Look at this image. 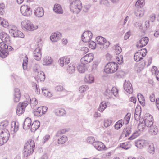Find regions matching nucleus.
<instances>
[{"label":"nucleus","instance_id":"nucleus-62","mask_svg":"<svg viewBox=\"0 0 159 159\" xmlns=\"http://www.w3.org/2000/svg\"><path fill=\"white\" fill-rule=\"evenodd\" d=\"M89 51L88 48L85 47H81L80 48V51L81 53L84 54L86 53Z\"/></svg>","mask_w":159,"mask_h":159},{"label":"nucleus","instance_id":"nucleus-25","mask_svg":"<svg viewBox=\"0 0 159 159\" xmlns=\"http://www.w3.org/2000/svg\"><path fill=\"white\" fill-rule=\"evenodd\" d=\"M31 120L30 118H27L23 123V128L25 129L30 128L31 125Z\"/></svg>","mask_w":159,"mask_h":159},{"label":"nucleus","instance_id":"nucleus-21","mask_svg":"<svg viewBox=\"0 0 159 159\" xmlns=\"http://www.w3.org/2000/svg\"><path fill=\"white\" fill-rule=\"evenodd\" d=\"M93 146L98 151H102L104 150L105 146L101 142L96 141L93 143Z\"/></svg>","mask_w":159,"mask_h":159},{"label":"nucleus","instance_id":"nucleus-43","mask_svg":"<svg viewBox=\"0 0 159 159\" xmlns=\"http://www.w3.org/2000/svg\"><path fill=\"white\" fill-rule=\"evenodd\" d=\"M131 115L130 113H127L122 120V122L123 124L127 125L129 122L130 118Z\"/></svg>","mask_w":159,"mask_h":159},{"label":"nucleus","instance_id":"nucleus-29","mask_svg":"<svg viewBox=\"0 0 159 159\" xmlns=\"http://www.w3.org/2000/svg\"><path fill=\"white\" fill-rule=\"evenodd\" d=\"M53 10L56 13L62 14L63 13L61 6L58 4H56L54 5Z\"/></svg>","mask_w":159,"mask_h":159},{"label":"nucleus","instance_id":"nucleus-20","mask_svg":"<svg viewBox=\"0 0 159 159\" xmlns=\"http://www.w3.org/2000/svg\"><path fill=\"white\" fill-rule=\"evenodd\" d=\"M41 48H37L34 52V59L37 61L40 60L41 57Z\"/></svg>","mask_w":159,"mask_h":159},{"label":"nucleus","instance_id":"nucleus-58","mask_svg":"<svg viewBox=\"0 0 159 159\" xmlns=\"http://www.w3.org/2000/svg\"><path fill=\"white\" fill-rule=\"evenodd\" d=\"M86 141L88 143L92 144L93 145V143L95 142V139L93 137H88L86 139Z\"/></svg>","mask_w":159,"mask_h":159},{"label":"nucleus","instance_id":"nucleus-48","mask_svg":"<svg viewBox=\"0 0 159 159\" xmlns=\"http://www.w3.org/2000/svg\"><path fill=\"white\" fill-rule=\"evenodd\" d=\"M28 62V58L27 57V56L26 55L23 59V62L22 64L23 68L24 70H25L27 69Z\"/></svg>","mask_w":159,"mask_h":159},{"label":"nucleus","instance_id":"nucleus-6","mask_svg":"<svg viewBox=\"0 0 159 159\" xmlns=\"http://www.w3.org/2000/svg\"><path fill=\"white\" fill-rule=\"evenodd\" d=\"M28 104V102L26 101H24L22 103H19L17 108V114L20 115L23 114L25 111V108Z\"/></svg>","mask_w":159,"mask_h":159},{"label":"nucleus","instance_id":"nucleus-18","mask_svg":"<svg viewBox=\"0 0 159 159\" xmlns=\"http://www.w3.org/2000/svg\"><path fill=\"white\" fill-rule=\"evenodd\" d=\"M61 34L58 32L52 34L50 38L52 42H57L61 39Z\"/></svg>","mask_w":159,"mask_h":159},{"label":"nucleus","instance_id":"nucleus-35","mask_svg":"<svg viewBox=\"0 0 159 159\" xmlns=\"http://www.w3.org/2000/svg\"><path fill=\"white\" fill-rule=\"evenodd\" d=\"M54 113L57 116H61L65 114L66 111L63 109H58L54 111Z\"/></svg>","mask_w":159,"mask_h":159},{"label":"nucleus","instance_id":"nucleus-36","mask_svg":"<svg viewBox=\"0 0 159 159\" xmlns=\"http://www.w3.org/2000/svg\"><path fill=\"white\" fill-rule=\"evenodd\" d=\"M146 126L145 123L143 120H141L140 121V123L138 126V129L139 131L140 132L143 131L145 129Z\"/></svg>","mask_w":159,"mask_h":159},{"label":"nucleus","instance_id":"nucleus-2","mask_svg":"<svg viewBox=\"0 0 159 159\" xmlns=\"http://www.w3.org/2000/svg\"><path fill=\"white\" fill-rule=\"evenodd\" d=\"M70 8L71 11L78 13L82 8V3L80 0H74L70 3Z\"/></svg>","mask_w":159,"mask_h":159},{"label":"nucleus","instance_id":"nucleus-60","mask_svg":"<svg viewBox=\"0 0 159 159\" xmlns=\"http://www.w3.org/2000/svg\"><path fill=\"white\" fill-rule=\"evenodd\" d=\"M111 120L110 119L105 120L104 122V126L106 127H107L111 125Z\"/></svg>","mask_w":159,"mask_h":159},{"label":"nucleus","instance_id":"nucleus-63","mask_svg":"<svg viewBox=\"0 0 159 159\" xmlns=\"http://www.w3.org/2000/svg\"><path fill=\"white\" fill-rule=\"evenodd\" d=\"M89 44V47L92 49H95L96 48V44L95 42L93 41L90 42Z\"/></svg>","mask_w":159,"mask_h":159},{"label":"nucleus","instance_id":"nucleus-27","mask_svg":"<svg viewBox=\"0 0 159 159\" xmlns=\"http://www.w3.org/2000/svg\"><path fill=\"white\" fill-rule=\"evenodd\" d=\"M40 126V123L39 121L36 120L31 125V130L32 132H35Z\"/></svg>","mask_w":159,"mask_h":159},{"label":"nucleus","instance_id":"nucleus-53","mask_svg":"<svg viewBox=\"0 0 159 159\" xmlns=\"http://www.w3.org/2000/svg\"><path fill=\"white\" fill-rule=\"evenodd\" d=\"M145 2L144 0H138L136 3V6L141 8L145 5Z\"/></svg>","mask_w":159,"mask_h":159},{"label":"nucleus","instance_id":"nucleus-12","mask_svg":"<svg viewBox=\"0 0 159 159\" xmlns=\"http://www.w3.org/2000/svg\"><path fill=\"white\" fill-rule=\"evenodd\" d=\"M143 120L146 127H151L152 125L153 119L152 115L148 114L144 117Z\"/></svg>","mask_w":159,"mask_h":159},{"label":"nucleus","instance_id":"nucleus-49","mask_svg":"<svg viewBox=\"0 0 159 159\" xmlns=\"http://www.w3.org/2000/svg\"><path fill=\"white\" fill-rule=\"evenodd\" d=\"M25 146H29V147L33 148H34L35 147V144L34 141L33 140H30L25 144Z\"/></svg>","mask_w":159,"mask_h":159},{"label":"nucleus","instance_id":"nucleus-52","mask_svg":"<svg viewBox=\"0 0 159 159\" xmlns=\"http://www.w3.org/2000/svg\"><path fill=\"white\" fill-rule=\"evenodd\" d=\"M5 11V5L3 3H0V14L3 15Z\"/></svg>","mask_w":159,"mask_h":159},{"label":"nucleus","instance_id":"nucleus-24","mask_svg":"<svg viewBox=\"0 0 159 159\" xmlns=\"http://www.w3.org/2000/svg\"><path fill=\"white\" fill-rule=\"evenodd\" d=\"M19 125L15 122H13L11 125V133L12 134L16 133L18 130Z\"/></svg>","mask_w":159,"mask_h":159},{"label":"nucleus","instance_id":"nucleus-7","mask_svg":"<svg viewBox=\"0 0 159 159\" xmlns=\"http://www.w3.org/2000/svg\"><path fill=\"white\" fill-rule=\"evenodd\" d=\"M96 39L97 44L100 45H103L104 48H107L110 45L109 42L107 41L105 38L102 37H97Z\"/></svg>","mask_w":159,"mask_h":159},{"label":"nucleus","instance_id":"nucleus-44","mask_svg":"<svg viewBox=\"0 0 159 159\" xmlns=\"http://www.w3.org/2000/svg\"><path fill=\"white\" fill-rule=\"evenodd\" d=\"M42 93L43 95L46 97H50L52 96L51 93L47 89L44 88L42 89Z\"/></svg>","mask_w":159,"mask_h":159},{"label":"nucleus","instance_id":"nucleus-23","mask_svg":"<svg viewBox=\"0 0 159 159\" xmlns=\"http://www.w3.org/2000/svg\"><path fill=\"white\" fill-rule=\"evenodd\" d=\"M21 93L20 90L18 88H15L14 89L13 99L15 102H18L20 99Z\"/></svg>","mask_w":159,"mask_h":159},{"label":"nucleus","instance_id":"nucleus-55","mask_svg":"<svg viewBox=\"0 0 159 159\" xmlns=\"http://www.w3.org/2000/svg\"><path fill=\"white\" fill-rule=\"evenodd\" d=\"M89 89L88 87L86 85H83L79 87V91L81 93L84 92Z\"/></svg>","mask_w":159,"mask_h":159},{"label":"nucleus","instance_id":"nucleus-30","mask_svg":"<svg viewBox=\"0 0 159 159\" xmlns=\"http://www.w3.org/2000/svg\"><path fill=\"white\" fill-rule=\"evenodd\" d=\"M144 10L143 8H138L135 11V14L136 16L141 17L144 15Z\"/></svg>","mask_w":159,"mask_h":159},{"label":"nucleus","instance_id":"nucleus-3","mask_svg":"<svg viewBox=\"0 0 159 159\" xmlns=\"http://www.w3.org/2000/svg\"><path fill=\"white\" fill-rule=\"evenodd\" d=\"M118 68L117 64L114 62H111L106 65L104 70L107 73H112L116 72Z\"/></svg>","mask_w":159,"mask_h":159},{"label":"nucleus","instance_id":"nucleus-42","mask_svg":"<svg viewBox=\"0 0 159 159\" xmlns=\"http://www.w3.org/2000/svg\"><path fill=\"white\" fill-rule=\"evenodd\" d=\"M0 24L2 26L7 28L9 26V23L6 20L0 17Z\"/></svg>","mask_w":159,"mask_h":159},{"label":"nucleus","instance_id":"nucleus-40","mask_svg":"<svg viewBox=\"0 0 159 159\" xmlns=\"http://www.w3.org/2000/svg\"><path fill=\"white\" fill-rule=\"evenodd\" d=\"M68 140L67 137L66 135H62L58 139V143L59 144H63Z\"/></svg>","mask_w":159,"mask_h":159},{"label":"nucleus","instance_id":"nucleus-33","mask_svg":"<svg viewBox=\"0 0 159 159\" xmlns=\"http://www.w3.org/2000/svg\"><path fill=\"white\" fill-rule=\"evenodd\" d=\"M84 80L85 82L91 83L94 82V78L92 75H86Z\"/></svg>","mask_w":159,"mask_h":159},{"label":"nucleus","instance_id":"nucleus-51","mask_svg":"<svg viewBox=\"0 0 159 159\" xmlns=\"http://www.w3.org/2000/svg\"><path fill=\"white\" fill-rule=\"evenodd\" d=\"M123 123L122 122V120L118 121L115 124V129L118 130L122 126Z\"/></svg>","mask_w":159,"mask_h":159},{"label":"nucleus","instance_id":"nucleus-61","mask_svg":"<svg viewBox=\"0 0 159 159\" xmlns=\"http://www.w3.org/2000/svg\"><path fill=\"white\" fill-rule=\"evenodd\" d=\"M40 67L38 64H35L33 67V70L34 72L39 71Z\"/></svg>","mask_w":159,"mask_h":159},{"label":"nucleus","instance_id":"nucleus-1","mask_svg":"<svg viewBox=\"0 0 159 159\" xmlns=\"http://www.w3.org/2000/svg\"><path fill=\"white\" fill-rule=\"evenodd\" d=\"M21 26L25 30L29 31H33L38 28V26L34 25L29 20L25 19L21 22Z\"/></svg>","mask_w":159,"mask_h":159},{"label":"nucleus","instance_id":"nucleus-47","mask_svg":"<svg viewBox=\"0 0 159 159\" xmlns=\"http://www.w3.org/2000/svg\"><path fill=\"white\" fill-rule=\"evenodd\" d=\"M112 93H113L110 89H107L105 93V95L107 98L109 99L112 97Z\"/></svg>","mask_w":159,"mask_h":159},{"label":"nucleus","instance_id":"nucleus-10","mask_svg":"<svg viewBox=\"0 0 159 159\" xmlns=\"http://www.w3.org/2000/svg\"><path fill=\"white\" fill-rule=\"evenodd\" d=\"M4 43H0V56L2 58L6 57L8 54L7 52L6 51L7 45Z\"/></svg>","mask_w":159,"mask_h":159},{"label":"nucleus","instance_id":"nucleus-5","mask_svg":"<svg viewBox=\"0 0 159 159\" xmlns=\"http://www.w3.org/2000/svg\"><path fill=\"white\" fill-rule=\"evenodd\" d=\"M22 15L25 16H30L32 14V10L30 7L27 5H22L20 7Z\"/></svg>","mask_w":159,"mask_h":159},{"label":"nucleus","instance_id":"nucleus-14","mask_svg":"<svg viewBox=\"0 0 159 159\" xmlns=\"http://www.w3.org/2000/svg\"><path fill=\"white\" fill-rule=\"evenodd\" d=\"M34 13L36 17L39 18L41 17L44 15V11L42 7H38L34 8Z\"/></svg>","mask_w":159,"mask_h":159},{"label":"nucleus","instance_id":"nucleus-50","mask_svg":"<svg viewBox=\"0 0 159 159\" xmlns=\"http://www.w3.org/2000/svg\"><path fill=\"white\" fill-rule=\"evenodd\" d=\"M8 124V122L7 121H4L1 122L0 123V129H7L5 128H7Z\"/></svg>","mask_w":159,"mask_h":159},{"label":"nucleus","instance_id":"nucleus-38","mask_svg":"<svg viewBox=\"0 0 159 159\" xmlns=\"http://www.w3.org/2000/svg\"><path fill=\"white\" fill-rule=\"evenodd\" d=\"M155 149L153 143L149 144L148 147V152L150 154L153 155L155 152Z\"/></svg>","mask_w":159,"mask_h":159},{"label":"nucleus","instance_id":"nucleus-19","mask_svg":"<svg viewBox=\"0 0 159 159\" xmlns=\"http://www.w3.org/2000/svg\"><path fill=\"white\" fill-rule=\"evenodd\" d=\"M29 146H24V148L23 150V155L25 157H27L31 155L33 152L34 148H30Z\"/></svg>","mask_w":159,"mask_h":159},{"label":"nucleus","instance_id":"nucleus-41","mask_svg":"<svg viewBox=\"0 0 159 159\" xmlns=\"http://www.w3.org/2000/svg\"><path fill=\"white\" fill-rule=\"evenodd\" d=\"M84 64H79L77 67L78 71L80 73H84L86 70V68Z\"/></svg>","mask_w":159,"mask_h":159},{"label":"nucleus","instance_id":"nucleus-15","mask_svg":"<svg viewBox=\"0 0 159 159\" xmlns=\"http://www.w3.org/2000/svg\"><path fill=\"white\" fill-rule=\"evenodd\" d=\"M124 88L125 90L129 94H131L133 92L132 85L128 80H125L124 84Z\"/></svg>","mask_w":159,"mask_h":159},{"label":"nucleus","instance_id":"nucleus-26","mask_svg":"<svg viewBox=\"0 0 159 159\" xmlns=\"http://www.w3.org/2000/svg\"><path fill=\"white\" fill-rule=\"evenodd\" d=\"M45 78V74L41 71H38L36 77V80L38 82L43 81Z\"/></svg>","mask_w":159,"mask_h":159},{"label":"nucleus","instance_id":"nucleus-46","mask_svg":"<svg viewBox=\"0 0 159 159\" xmlns=\"http://www.w3.org/2000/svg\"><path fill=\"white\" fill-rule=\"evenodd\" d=\"M138 98L139 102L143 106L145 105V99L144 97L141 94L138 95Z\"/></svg>","mask_w":159,"mask_h":159},{"label":"nucleus","instance_id":"nucleus-22","mask_svg":"<svg viewBox=\"0 0 159 159\" xmlns=\"http://www.w3.org/2000/svg\"><path fill=\"white\" fill-rule=\"evenodd\" d=\"M147 143V142L144 140H139L135 142V145L138 148L141 149L146 146Z\"/></svg>","mask_w":159,"mask_h":159},{"label":"nucleus","instance_id":"nucleus-4","mask_svg":"<svg viewBox=\"0 0 159 159\" xmlns=\"http://www.w3.org/2000/svg\"><path fill=\"white\" fill-rule=\"evenodd\" d=\"M147 52L146 49H141L140 50H139L134 54V59L136 61H140L143 59L146 55Z\"/></svg>","mask_w":159,"mask_h":159},{"label":"nucleus","instance_id":"nucleus-32","mask_svg":"<svg viewBox=\"0 0 159 159\" xmlns=\"http://www.w3.org/2000/svg\"><path fill=\"white\" fill-rule=\"evenodd\" d=\"M52 61V59L49 56L45 57L43 60V63L44 65H48L51 64Z\"/></svg>","mask_w":159,"mask_h":159},{"label":"nucleus","instance_id":"nucleus-34","mask_svg":"<svg viewBox=\"0 0 159 159\" xmlns=\"http://www.w3.org/2000/svg\"><path fill=\"white\" fill-rule=\"evenodd\" d=\"M109 104V103L108 102H101L99 107V111L101 112H102Z\"/></svg>","mask_w":159,"mask_h":159},{"label":"nucleus","instance_id":"nucleus-11","mask_svg":"<svg viewBox=\"0 0 159 159\" xmlns=\"http://www.w3.org/2000/svg\"><path fill=\"white\" fill-rule=\"evenodd\" d=\"M9 32L10 33L12 34L14 37L23 38L24 37V35L23 33L21 31H19L15 27L10 29Z\"/></svg>","mask_w":159,"mask_h":159},{"label":"nucleus","instance_id":"nucleus-56","mask_svg":"<svg viewBox=\"0 0 159 159\" xmlns=\"http://www.w3.org/2000/svg\"><path fill=\"white\" fill-rule=\"evenodd\" d=\"M115 50L116 54H119L122 51L121 48L118 44H116L115 46Z\"/></svg>","mask_w":159,"mask_h":159},{"label":"nucleus","instance_id":"nucleus-57","mask_svg":"<svg viewBox=\"0 0 159 159\" xmlns=\"http://www.w3.org/2000/svg\"><path fill=\"white\" fill-rule=\"evenodd\" d=\"M99 2L101 5L108 6L109 5V2L107 0H100Z\"/></svg>","mask_w":159,"mask_h":159},{"label":"nucleus","instance_id":"nucleus-13","mask_svg":"<svg viewBox=\"0 0 159 159\" xmlns=\"http://www.w3.org/2000/svg\"><path fill=\"white\" fill-rule=\"evenodd\" d=\"M48 108L46 107H39L37 109L34 111V115L38 116H40L45 114Z\"/></svg>","mask_w":159,"mask_h":159},{"label":"nucleus","instance_id":"nucleus-17","mask_svg":"<svg viewBox=\"0 0 159 159\" xmlns=\"http://www.w3.org/2000/svg\"><path fill=\"white\" fill-rule=\"evenodd\" d=\"M0 38L3 42L9 43L10 41V37L8 34L6 33L2 32L0 34Z\"/></svg>","mask_w":159,"mask_h":159},{"label":"nucleus","instance_id":"nucleus-64","mask_svg":"<svg viewBox=\"0 0 159 159\" xmlns=\"http://www.w3.org/2000/svg\"><path fill=\"white\" fill-rule=\"evenodd\" d=\"M111 92L113 93V94L116 96L118 94V90L115 87H113L111 89Z\"/></svg>","mask_w":159,"mask_h":159},{"label":"nucleus","instance_id":"nucleus-54","mask_svg":"<svg viewBox=\"0 0 159 159\" xmlns=\"http://www.w3.org/2000/svg\"><path fill=\"white\" fill-rule=\"evenodd\" d=\"M140 132L136 131L133 133L132 135L129 138V140H132L138 136H139L140 134Z\"/></svg>","mask_w":159,"mask_h":159},{"label":"nucleus","instance_id":"nucleus-16","mask_svg":"<svg viewBox=\"0 0 159 159\" xmlns=\"http://www.w3.org/2000/svg\"><path fill=\"white\" fill-rule=\"evenodd\" d=\"M149 41L148 38L146 37L142 38L138 42L136 45L137 48H142L146 46Z\"/></svg>","mask_w":159,"mask_h":159},{"label":"nucleus","instance_id":"nucleus-37","mask_svg":"<svg viewBox=\"0 0 159 159\" xmlns=\"http://www.w3.org/2000/svg\"><path fill=\"white\" fill-rule=\"evenodd\" d=\"M38 103L37 100L35 98H33L32 99H30V104L32 108H34L35 107H37Z\"/></svg>","mask_w":159,"mask_h":159},{"label":"nucleus","instance_id":"nucleus-8","mask_svg":"<svg viewBox=\"0 0 159 159\" xmlns=\"http://www.w3.org/2000/svg\"><path fill=\"white\" fill-rule=\"evenodd\" d=\"M93 58V54L92 53H89L82 57L81 61L82 64H87L92 61Z\"/></svg>","mask_w":159,"mask_h":159},{"label":"nucleus","instance_id":"nucleus-39","mask_svg":"<svg viewBox=\"0 0 159 159\" xmlns=\"http://www.w3.org/2000/svg\"><path fill=\"white\" fill-rule=\"evenodd\" d=\"M149 130V132L151 135H155L157 133V129L156 126H153L150 127Z\"/></svg>","mask_w":159,"mask_h":159},{"label":"nucleus","instance_id":"nucleus-31","mask_svg":"<svg viewBox=\"0 0 159 159\" xmlns=\"http://www.w3.org/2000/svg\"><path fill=\"white\" fill-rule=\"evenodd\" d=\"M9 135V132L7 129L2 130L1 133L0 134V136L6 139V140H8Z\"/></svg>","mask_w":159,"mask_h":159},{"label":"nucleus","instance_id":"nucleus-59","mask_svg":"<svg viewBox=\"0 0 159 159\" xmlns=\"http://www.w3.org/2000/svg\"><path fill=\"white\" fill-rule=\"evenodd\" d=\"M121 147L125 149H128L130 147V145L127 144V143H123L120 144Z\"/></svg>","mask_w":159,"mask_h":159},{"label":"nucleus","instance_id":"nucleus-45","mask_svg":"<svg viewBox=\"0 0 159 159\" xmlns=\"http://www.w3.org/2000/svg\"><path fill=\"white\" fill-rule=\"evenodd\" d=\"M146 65L145 61H143L142 63H139L137 66V70L138 72L141 71L144 67Z\"/></svg>","mask_w":159,"mask_h":159},{"label":"nucleus","instance_id":"nucleus-28","mask_svg":"<svg viewBox=\"0 0 159 159\" xmlns=\"http://www.w3.org/2000/svg\"><path fill=\"white\" fill-rule=\"evenodd\" d=\"M76 66L75 64L71 63L69 65L67 68V71L70 74H72L75 71V68Z\"/></svg>","mask_w":159,"mask_h":159},{"label":"nucleus","instance_id":"nucleus-9","mask_svg":"<svg viewBox=\"0 0 159 159\" xmlns=\"http://www.w3.org/2000/svg\"><path fill=\"white\" fill-rule=\"evenodd\" d=\"M93 34L90 31H86L84 32L82 35V39L84 43L90 42L92 38Z\"/></svg>","mask_w":159,"mask_h":159}]
</instances>
